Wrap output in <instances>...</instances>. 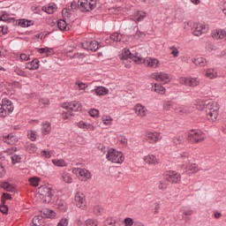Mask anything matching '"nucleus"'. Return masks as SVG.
Segmentation results:
<instances>
[{"label": "nucleus", "instance_id": "obj_18", "mask_svg": "<svg viewBox=\"0 0 226 226\" xmlns=\"http://www.w3.org/2000/svg\"><path fill=\"white\" fill-rule=\"evenodd\" d=\"M133 110L139 117H146L147 116V109L144 105L138 103L134 106Z\"/></svg>", "mask_w": 226, "mask_h": 226}, {"label": "nucleus", "instance_id": "obj_39", "mask_svg": "<svg viewBox=\"0 0 226 226\" xmlns=\"http://www.w3.org/2000/svg\"><path fill=\"white\" fill-rule=\"evenodd\" d=\"M33 24H34V22H33L32 20L20 19L18 23V26H19L20 27H29L33 26Z\"/></svg>", "mask_w": 226, "mask_h": 226}, {"label": "nucleus", "instance_id": "obj_45", "mask_svg": "<svg viewBox=\"0 0 226 226\" xmlns=\"http://www.w3.org/2000/svg\"><path fill=\"white\" fill-rule=\"evenodd\" d=\"M49 104L50 102L47 98H42L39 100V106L41 107V109H45V107H49Z\"/></svg>", "mask_w": 226, "mask_h": 226}, {"label": "nucleus", "instance_id": "obj_57", "mask_svg": "<svg viewBox=\"0 0 226 226\" xmlns=\"http://www.w3.org/2000/svg\"><path fill=\"white\" fill-rule=\"evenodd\" d=\"M124 226H133V225H135V222L133 221V219L132 217H126L124 220Z\"/></svg>", "mask_w": 226, "mask_h": 226}, {"label": "nucleus", "instance_id": "obj_21", "mask_svg": "<svg viewBox=\"0 0 226 226\" xmlns=\"http://www.w3.org/2000/svg\"><path fill=\"white\" fill-rule=\"evenodd\" d=\"M143 63L147 64L149 68H158V66H160V61L153 57H147V59L144 58V61L141 64H143Z\"/></svg>", "mask_w": 226, "mask_h": 226}, {"label": "nucleus", "instance_id": "obj_27", "mask_svg": "<svg viewBox=\"0 0 226 226\" xmlns=\"http://www.w3.org/2000/svg\"><path fill=\"white\" fill-rule=\"evenodd\" d=\"M192 63L195 64V66L204 67L207 64V60L204 57H193L192 58Z\"/></svg>", "mask_w": 226, "mask_h": 226}, {"label": "nucleus", "instance_id": "obj_33", "mask_svg": "<svg viewBox=\"0 0 226 226\" xmlns=\"http://www.w3.org/2000/svg\"><path fill=\"white\" fill-rule=\"evenodd\" d=\"M4 141L6 142V144H10L11 146H13L14 144H17V142H19V139L12 134H9L5 136V138L4 139Z\"/></svg>", "mask_w": 226, "mask_h": 226}, {"label": "nucleus", "instance_id": "obj_20", "mask_svg": "<svg viewBox=\"0 0 226 226\" xmlns=\"http://www.w3.org/2000/svg\"><path fill=\"white\" fill-rule=\"evenodd\" d=\"M211 36L214 40H225L226 31L224 29H215L212 31Z\"/></svg>", "mask_w": 226, "mask_h": 226}, {"label": "nucleus", "instance_id": "obj_4", "mask_svg": "<svg viewBox=\"0 0 226 226\" xmlns=\"http://www.w3.org/2000/svg\"><path fill=\"white\" fill-rule=\"evenodd\" d=\"M13 110V102L7 98H4L0 102V117H6V116H10Z\"/></svg>", "mask_w": 226, "mask_h": 226}, {"label": "nucleus", "instance_id": "obj_44", "mask_svg": "<svg viewBox=\"0 0 226 226\" xmlns=\"http://www.w3.org/2000/svg\"><path fill=\"white\" fill-rule=\"evenodd\" d=\"M27 137L29 140L34 142V140H36V137H38V134L36 133V131L30 130L27 132Z\"/></svg>", "mask_w": 226, "mask_h": 226}, {"label": "nucleus", "instance_id": "obj_15", "mask_svg": "<svg viewBox=\"0 0 226 226\" xmlns=\"http://www.w3.org/2000/svg\"><path fill=\"white\" fill-rule=\"evenodd\" d=\"M209 31V26L203 23H197L195 26V29L193 31L194 36H202V34H206Z\"/></svg>", "mask_w": 226, "mask_h": 226}, {"label": "nucleus", "instance_id": "obj_10", "mask_svg": "<svg viewBox=\"0 0 226 226\" xmlns=\"http://www.w3.org/2000/svg\"><path fill=\"white\" fill-rule=\"evenodd\" d=\"M164 179H166L168 183L177 185V183H181V174L177 171H166L164 174Z\"/></svg>", "mask_w": 226, "mask_h": 226}, {"label": "nucleus", "instance_id": "obj_37", "mask_svg": "<svg viewBox=\"0 0 226 226\" xmlns=\"http://www.w3.org/2000/svg\"><path fill=\"white\" fill-rule=\"evenodd\" d=\"M109 38L112 41H124V35L119 33H114Z\"/></svg>", "mask_w": 226, "mask_h": 226}, {"label": "nucleus", "instance_id": "obj_52", "mask_svg": "<svg viewBox=\"0 0 226 226\" xmlns=\"http://www.w3.org/2000/svg\"><path fill=\"white\" fill-rule=\"evenodd\" d=\"M0 20H3L4 22H11L10 15L6 12L0 13Z\"/></svg>", "mask_w": 226, "mask_h": 226}, {"label": "nucleus", "instance_id": "obj_30", "mask_svg": "<svg viewBox=\"0 0 226 226\" xmlns=\"http://www.w3.org/2000/svg\"><path fill=\"white\" fill-rule=\"evenodd\" d=\"M146 19V12L144 11H138L134 14V16L131 17V20H133L134 22H141V20H144Z\"/></svg>", "mask_w": 226, "mask_h": 226}, {"label": "nucleus", "instance_id": "obj_32", "mask_svg": "<svg viewBox=\"0 0 226 226\" xmlns=\"http://www.w3.org/2000/svg\"><path fill=\"white\" fill-rule=\"evenodd\" d=\"M95 92L97 96H105V94H109V90L105 87H97L95 89L92 90V93Z\"/></svg>", "mask_w": 226, "mask_h": 226}, {"label": "nucleus", "instance_id": "obj_55", "mask_svg": "<svg viewBox=\"0 0 226 226\" xmlns=\"http://www.w3.org/2000/svg\"><path fill=\"white\" fill-rule=\"evenodd\" d=\"M52 154H54L53 150H42L41 151V156H44V158H51Z\"/></svg>", "mask_w": 226, "mask_h": 226}, {"label": "nucleus", "instance_id": "obj_34", "mask_svg": "<svg viewBox=\"0 0 226 226\" xmlns=\"http://www.w3.org/2000/svg\"><path fill=\"white\" fill-rule=\"evenodd\" d=\"M57 27L60 31H70V25L64 19H59L57 21Z\"/></svg>", "mask_w": 226, "mask_h": 226}, {"label": "nucleus", "instance_id": "obj_29", "mask_svg": "<svg viewBox=\"0 0 226 226\" xmlns=\"http://www.w3.org/2000/svg\"><path fill=\"white\" fill-rule=\"evenodd\" d=\"M26 70H38L40 68V60L35 59L26 64Z\"/></svg>", "mask_w": 226, "mask_h": 226}, {"label": "nucleus", "instance_id": "obj_36", "mask_svg": "<svg viewBox=\"0 0 226 226\" xmlns=\"http://www.w3.org/2000/svg\"><path fill=\"white\" fill-rule=\"evenodd\" d=\"M51 162L55 167H68V163L64 159H52Z\"/></svg>", "mask_w": 226, "mask_h": 226}, {"label": "nucleus", "instance_id": "obj_60", "mask_svg": "<svg viewBox=\"0 0 226 226\" xmlns=\"http://www.w3.org/2000/svg\"><path fill=\"white\" fill-rule=\"evenodd\" d=\"M71 10H72L73 11H75V10H80V5L79 4V0H74L71 4Z\"/></svg>", "mask_w": 226, "mask_h": 226}, {"label": "nucleus", "instance_id": "obj_46", "mask_svg": "<svg viewBox=\"0 0 226 226\" xmlns=\"http://www.w3.org/2000/svg\"><path fill=\"white\" fill-rule=\"evenodd\" d=\"M175 110H177V114L180 116H183L185 114H190V110L186 107H178L176 108Z\"/></svg>", "mask_w": 226, "mask_h": 226}, {"label": "nucleus", "instance_id": "obj_14", "mask_svg": "<svg viewBox=\"0 0 226 226\" xmlns=\"http://www.w3.org/2000/svg\"><path fill=\"white\" fill-rule=\"evenodd\" d=\"M81 45L85 50H91L92 52H96L100 49V44L96 41H84Z\"/></svg>", "mask_w": 226, "mask_h": 226}, {"label": "nucleus", "instance_id": "obj_38", "mask_svg": "<svg viewBox=\"0 0 226 226\" xmlns=\"http://www.w3.org/2000/svg\"><path fill=\"white\" fill-rule=\"evenodd\" d=\"M51 131H52V127L50 126V123L45 122L42 124V128H41L42 135H49V133H50Z\"/></svg>", "mask_w": 226, "mask_h": 226}, {"label": "nucleus", "instance_id": "obj_17", "mask_svg": "<svg viewBox=\"0 0 226 226\" xmlns=\"http://www.w3.org/2000/svg\"><path fill=\"white\" fill-rule=\"evenodd\" d=\"M143 161L147 165H158L160 163V160L156 157V155L153 154H148L143 157Z\"/></svg>", "mask_w": 226, "mask_h": 226}, {"label": "nucleus", "instance_id": "obj_56", "mask_svg": "<svg viewBox=\"0 0 226 226\" xmlns=\"http://www.w3.org/2000/svg\"><path fill=\"white\" fill-rule=\"evenodd\" d=\"M62 17H64V19H70V17H72V11L66 8L63 9Z\"/></svg>", "mask_w": 226, "mask_h": 226}, {"label": "nucleus", "instance_id": "obj_28", "mask_svg": "<svg viewBox=\"0 0 226 226\" xmlns=\"http://www.w3.org/2000/svg\"><path fill=\"white\" fill-rule=\"evenodd\" d=\"M61 181L67 183L68 185H72V183H73V177L71 173L64 171L61 175Z\"/></svg>", "mask_w": 226, "mask_h": 226}, {"label": "nucleus", "instance_id": "obj_22", "mask_svg": "<svg viewBox=\"0 0 226 226\" xmlns=\"http://www.w3.org/2000/svg\"><path fill=\"white\" fill-rule=\"evenodd\" d=\"M172 142L175 147H183L185 146V136L176 135L172 138Z\"/></svg>", "mask_w": 226, "mask_h": 226}, {"label": "nucleus", "instance_id": "obj_12", "mask_svg": "<svg viewBox=\"0 0 226 226\" xmlns=\"http://www.w3.org/2000/svg\"><path fill=\"white\" fill-rule=\"evenodd\" d=\"M74 204L79 209H86L87 201H86V195L83 192H78L74 195Z\"/></svg>", "mask_w": 226, "mask_h": 226}, {"label": "nucleus", "instance_id": "obj_64", "mask_svg": "<svg viewBox=\"0 0 226 226\" xmlns=\"http://www.w3.org/2000/svg\"><path fill=\"white\" fill-rule=\"evenodd\" d=\"M69 222H70V221H69L67 218H62V219L59 221L57 226H68Z\"/></svg>", "mask_w": 226, "mask_h": 226}, {"label": "nucleus", "instance_id": "obj_8", "mask_svg": "<svg viewBox=\"0 0 226 226\" xmlns=\"http://www.w3.org/2000/svg\"><path fill=\"white\" fill-rule=\"evenodd\" d=\"M162 139V133L156 131H154V132L148 131L145 133V140L148 144H157V142H160Z\"/></svg>", "mask_w": 226, "mask_h": 226}, {"label": "nucleus", "instance_id": "obj_24", "mask_svg": "<svg viewBox=\"0 0 226 226\" xmlns=\"http://www.w3.org/2000/svg\"><path fill=\"white\" fill-rule=\"evenodd\" d=\"M42 11H45L49 15H52V13H56L57 11V5L56 4H49L48 5L42 6Z\"/></svg>", "mask_w": 226, "mask_h": 226}, {"label": "nucleus", "instance_id": "obj_61", "mask_svg": "<svg viewBox=\"0 0 226 226\" xmlns=\"http://www.w3.org/2000/svg\"><path fill=\"white\" fill-rule=\"evenodd\" d=\"M72 114L70 109H65V111H64L62 113L63 119H70L72 117Z\"/></svg>", "mask_w": 226, "mask_h": 226}, {"label": "nucleus", "instance_id": "obj_3", "mask_svg": "<svg viewBox=\"0 0 226 226\" xmlns=\"http://www.w3.org/2000/svg\"><path fill=\"white\" fill-rule=\"evenodd\" d=\"M218 110H220V106L216 102H209L207 104L206 112L208 121L215 122L218 118Z\"/></svg>", "mask_w": 226, "mask_h": 226}, {"label": "nucleus", "instance_id": "obj_40", "mask_svg": "<svg viewBox=\"0 0 226 226\" xmlns=\"http://www.w3.org/2000/svg\"><path fill=\"white\" fill-rule=\"evenodd\" d=\"M159 190H162V192H165L169 188V181L167 179L161 180L158 184Z\"/></svg>", "mask_w": 226, "mask_h": 226}, {"label": "nucleus", "instance_id": "obj_42", "mask_svg": "<svg viewBox=\"0 0 226 226\" xmlns=\"http://www.w3.org/2000/svg\"><path fill=\"white\" fill-rule=\"evenodd\" d=\"M40 177H34L28 179V183L29 185H31V186H38L40 185Z\"/></svg>", "mask_w": 226, "mask_h": 226}, {"label": "nucleus", "instance_id": "obj_13", "mask_svg": "<svg viewBox=\"0 0 226 226\" xmlns=\"http://www.w3.org/2000/svg\"><path fill=\"white\" fill-rule=\"evenodd\" d=\"M152 79L163 84H169L170 82V75L165 72H154L152 74Z\"/></svg>", "mask_w": 226, "mask_h": 226}, {"label": "nucleus", "instance_id": "obj_2", "mask_svg": "<svg viewBox=\"0 0 226 226\" xmlns=\"http://www.w3.org/2000/svg\"><path fill=\"white\" fill-rule=\"evenodd\" d=\"M106 159L108 162H111V163L121 164L124 162V154L119 150L109 148L106 152Z\"/></svg>", "mask_w": 226, "mask_h": 226}, {"label": "nucleus", "instance_id": "obj_5", "mask_svg": "<svg viewBox=\"0 0 226 226\" xmlns=\"http://www.w3.org/2000/svg\"><path fill=\"white\" fill-rule=\"evenodd\" d=\"M37 193L42 197L44 202L49 204L52 200V197H54V189L49 185H41L37 188Z\"/></svg>", "mask_w": 226, "mask_h": 226}, {"label": "nucleus", "instance_id": "obj_23", "mask_svg": "<svg viewBox=\"0 0 226 226\" xmlns=\"http://www.w3.org/2000/svg\"><path fill=\"white\" fill-rule=\"evenodd\" d=\"M204 72H205V77L207 79H210V80L218 79V72H216V70H215L214 68L205 69Z\"/></svg>", "mask_w": 226, "mask_h": 226}, {"label": "nucleus", "instance_id": "obj_35", "mask_svg": "<svg viewBox=\"0 0 226 226\" xmlns=\"http://www.w3.org/2000/svg\"><path fill=\"white\" fill-rule=\"evenodd\" d=\"M152 91H154V93H158V94H164L166 89L163 87V86L155 83L152 86Z\"/></svg>", "mask_w": 226, "mask_h": 226}, {"label": "nucleus", "instance_id": "obj_53", "mask_svg": "<svg viewBox=\"0 0 226 226\" xmlns=\"http://www.w3.org/2000/svg\"><path fill=\"white\" fill-rule=\"evenodd\" d=\"M94 215H96L97 216H102V215H103V207H100V206H95L94 207Z\"/></svg>", "mask_w": 226, "mask_h": 226}, {"label": "nucleus", "instance_id": "obj_7", "mask_svg": "<svg viewBox=\"0 0 226 226\" xmlns=\"http://www.w3.org/2000/svg\"><path fill=\"white\" fill-rule=\"evenodd\" d=\"M72 174L79 179V181H89L91 179V172L86 169L82 168H73Z\"/></svg>", "mask_w": 226, "mask_h": 226}, {"label": "nucleus", "instance_id": "obj_41", "mask_svg": "<svg viewBox=\"0 0 226 226\" xmlns=\"http://www.w3.org/2000/svg\"><path fill=\"white\" fill-rule=\"evenodd\" d=\"M112 121H113V119H112V117H110V116L104 115L102 117V122L106 126H110L112 124Z\"/></svg>", "mask_w": 226, "mask_h": 226}, {"label": "nucleus", "instance_id": "obj_51", "mask_svg": "<svg viewBox=\"0 0 226 226\" xmlns=\"http://www.w3.org/2000/svg\"><path fill=\"white\" fill-rule=\"evenodd\" d=\"M14 73L18 74L19 77H27V73L19 67H14Z\"/></svg>", "mask_w": 226, "mask_h": 226}, {"label": "nucleus", "instance_id": "obj_47", "mask_svg": "<svg viewBox=\"0 0 226 226\" xmlns=\"http://www.w3.org/2000/svg\"><path fill=\"white\" fill-rule=\"evenodd\" d=\"M41 222H43V217L36 215L33 218L32 223L33 225L40 226L41 225Z\"/></svg>", "mask_w": 226, "mask_h": 226}, {"label": "nucleus", "instance_id": "obj_50", "mask_svg": "<svg viewBox=\"0 0 226 226\" xmlns=\"http://www.w3.org/2000/svg\"><path fill=\"white\" fill-rule=\"evenodd\" d=\"M44 215L47 216V218H50L51 220H54V217L56 216L54 210L50 209L44 210Z\"/></svg>", "mask_w": 226, "mask_h": 226}, {"label": "nucleus", "instance_id": "obj_59", "mask_svg": "<svg viewBox=\"0 0 226 226\" xmlns=\"http://www.w3.org/2000/svg\"><path fill=\"white\" fill-rule=\"evenodd\" d=\"M11 162L13 164L20 163L22 162V156L14 154L11 156Z\"/></svg>", "mask_w": 226, "mask_h": 226}, {"label": "nucleus", "instance_id": "obj_11", "mask_svg": "<svg viewBox=\"0 0 226 226\" xmlns=\"http://www.w3.org/2000/svg\"><path fill=\"white\" fill-rule=\"evenodd\" d=\"M179 82L182 86H186L187 87H197L200 84L197 78L192 77H181Z\"/></svg>", "mask_w": 226, "mask_h": 226}, {"label": "nucleus", "instance_id": "obj_48", "mask_svg": "<svg viewBox=\"0 0 226 226\" xmlns=\"http://www.w3.org/2000/svg\"><path fill=\"white\" fill-rule=\"evenodd\" d=\"M1 186L4 188V190H6V192H13V185H10L8 182H3Z\"/></svg>", "mask_w": 226, "mask_h": 226}, {"label": "nucleus", "instance_id": "obj_16", "mask_svg": "<svg viewBox=\"0 0 226 226\" xmlns=\"http://www.w3.org/2000/svg\"><path fill=\"white\" fill-rule=\"evenodd\" d=\"M62 107L65 109V110H72L73 112L82 110V105H80L79 102H65Z\"/></svg>", "mask_w": 226, "mask_h": 226}, {"label": "nucleus", "instance_id": "obj_49", "mask_svg": "<svg viewBox=\"0 0 226 226\" xmlns=\"http://www.w3.org/2000/svg\"><path fill=\"white\" fill-rule=\"evenodd\" d=\"M76 86H78L79 91H86V89H87V84L80 81V80H78L76 81Z\"/></svg>", "mask_w": 226, "mask_h": 226}, {"label": "nucleus", "instance_id": "obj_25", "mask_svg": "<svg viewBox=\"0 0 226 226\" xmlns=\"http://www.w3.org/2000/svg\"><path fill=\"white\" fill-rule=\"evenodd\" d=\"M174 19L177 22H183L185 20V10L183 8H177L174 14Z\"/></svg>", "mask_w": 226, "mask_h": 226}, {"label": "nucleus", "instance_id": "obj_6", "mask_svg": "<svg viewBox=\"0 0 226 226\" xmlns=\"http://www.w3.org/2000/svg\"><path fill=\"white\" fill-rule=\"evenodd\" d=\"M187 139L189 142H192V144H199L206 140V134L200 130L191 131L188 133Z\"/></svg>", "mask_w": 226, "mask_h": 226}, {"label": "nucleus", "instance_id": "obj_31", "mask_svg": "<svg viewBox=\"0 0 226 226\" xmlns=\"http://www.w3.org/2000/svg\"><path fill=\"white\" fill-rule=\"evenodd\" d=\"M37 52H39V54L44 55L45 57H49V56L54 55V49L52 48L37 49Z\"/></svg>", "mask_w": 226, "mask_h": 226}, {"label": "nucleus", "instance_id": "obj_54", "mask_svg": "<svg viewBox=\"0 0 226 226\" xmlns=\"http://www.w3.org/2000/svg\"><path fill=\"white\" fill-rule=\"evenodd\" d=\"M118 142L123 146L124 147H126L128 146V139L124 136H119L118 137Z\"/></svg>", "mask_w": 226, "mask_h": 226}, {"label": "nucleus", "instance_id": "obj_9", "mask_svg": "<svg viewBox=\"0 0 226 226\" xmlns=\"http://www.w3.org/2000/svg\"><path fill=\"white\" fill-rule=\"evenodd\" d=\"M80 11H91L96 8V0H79Z\"/></svg>", "mask_w": 226, "mask_h": 226}, {"label": "nucleus", "instance_id": "obj_62", "mask_svg": "<svg viewBox=\"0 0 226 226\" xmlns=\"http://www.w3.org/2000/svg\"><path fill=\"white\" fill-rule=\"evenodd\" d=\"M193 211L192 209H184L182 218L185 220V216H192Z\"/></svg>", "mask_w": 226, "mask_h": 226}, {"label": "nucleus", "instance_id": "obj_63", "mask_svg": "<svg viewBox=\"0 0 226 226\" xmlns=\"http://www.w3.org/2000/svg\"><path fill=\"white\" fill-rule=\"evenodd\" d=\"M4 34H8V26H0V36H4Z\"/></svg>", "mask_w": 226, "mask_h": 226}, {"label": "nucleus", "instance_id": "obj_58", "mask_svg": "<svg viewBox=\"0 0 226 226\" xmlns=\"http://www.w3.org/2000/svg\"><path fill=\"white\" fill-rule=\"evenodd\" d=\"M88 114L91 116V117H100V111L96 109H90Z\"/></svg>", "mask_w": 226, "mask_h": 226}, {"label": "nucleus", "instance_id": "obj_1", "mask_svg": "<svg viewBox=\"0 0 226 226\" xmlns=\"http://www.w3.org/2000/svg\"><path fill=\"white\" fill-rule=\"evenodd\" d=\"M119 59L122 61H126V59H132L137 64H142L144 57L139 55V51L132 50L131 51L128 49H124L119 55Z\"/></svg>", "mask_w": 226, "mask_h": 226}, {"label": "nucleus", "instance_id": "obj_26", "mask_svg": "<svg viewBox=\"0 0 226 226\" xmlns=\"http://www.w3.org/2000/svg\"><path fill=\"white\" fill-rule=\"evenodd\" d=\"M185 172L188 174V176H192V174H197V172H200V168H199V165L192 163L186 168Z\"/></svg>", "mask_w": 226, "mask_h": 226}, {"label": "nucleus", "instance_id": "obj_19", "mask_svg": "<svg viewBox=\"0 0 226 226\" xmlns=\"http://www.w3.org/2000/svg\"><path fill=\"white\" fill-rule=\"evenodd\" d=\"M76 126L80 128V130H84V132H94V125L87 122L79 121L76 123Z\"/></svg>", "mask_w": 226, "mask_h": 226}, {"label": "nucleus", "instance_id": "obj_43", "mask_svg": "<svg viewBox=\"0 0 226 226\" xmlns=\"http://www.w3.org/2000/svg\"><path fill=\"white\" fill-rule=\"evenodd\" d=\"M206 102L202 100H198L195 103L197 110H204V109H206Z\"/></svg>", "mask_w": 226, "mask_h": 226}]
</instances>
